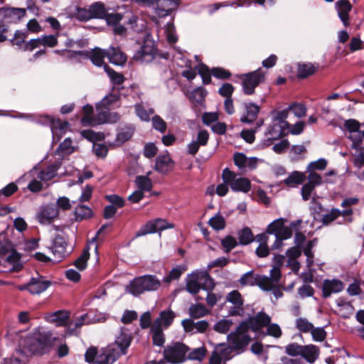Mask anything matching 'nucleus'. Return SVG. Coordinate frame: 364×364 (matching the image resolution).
<instances>
[{"instance_id": "1", "label": "nucleus", "mask_w": 364, "mask_h": 364, "mask_svg": "<svg viewBox=\"0 0 364 364\" xmlns=\"http://www.w3.org/2000/svg\"><path fill=\"white\" fill-rule=\"evenodd\" d=\"M132 338L128 329L121 328L114 343L102 348L90 347L85 352V360L91 364H112L119 356L125 355Z\"/></svg>"}, {"instance_id": "2", "label": "nucleus", "mask_w": 364, "mask_h": 364, "mask_svg": "<svg viewBox=\"0 0 364 364\" xmlns=\"http://www.w3.org/2000/svg\"><path fill=\"white\" fill-rule=\"evenodd\" d=\"M214 287V280L207 270H196L186 279V289L191 294H198L200 289L212 291Z\"/></svg>"}, {"instance_id": "3", "label": "nucleus", "mask_w": 364, "mask_h": 364, "mask_svg": "<svg viewBox=\"0 0 364 364\" xmlns=\"http://www.w3.org/2000/svg\"><path fill=\"white\" fill-rule=\"evenodd\" d=\"M161 281L156 275L145 274L137 277L130 281L127 291L134 296H138L146 291H156L161 287Z\"/></svg>"}, {"instance_id": "4", "label": "nucleus", "mask_w": 364, "mask_h": 364, "mask_svg": "<svg viewBox=\"0 0 364 364\" xmlns=\"http://www.w3.org/2000/svg\"><path fill=\"white\" fill-rule=\"evenodd\" d=\"M252 331V327L246 321H242L237 327L235 331L231 332L228 336L229 343L240 354L245 351L246 347L250 343L252 338L250 331Z\"/></svg>"}, {"instance_id": "5", "label": "nucleus", "mask_w": 364, "mask_h": 364, "mask_svg": "<svg viewBox=\"0 0 364 364\" xmlns=\"http://www.w3.org/2000/svg\"><path fill=\"white\" fill-rule=\"evenodd\" d=\"M84 113L81 119V124L86 126H96L104 123L115 122L119 119V116L117 113H109L107 111L97 110V114L93 115V107L90 105H86L83 107Z\"/></svg>"}, {"instance_id": "6", "label": "nucleus", "mask_w": 364, "mask_h": 364, "mask_svg": "<svg viewBox=\"0 0 364 364\" xmlns=\"http://www.w3.org/2000/svg\"><path fill=\"white\" fill-rule=\"evenodd\" d=\"M190 348L181 342L166 346L163 352L165 360L171 364H181L187 360L186 355Z\"/></svg>"}, {"instance_id": "7", "label": "nucleus", "mask_w": 364, "mask_h": 364, "mask_svg": "<svg viewBox=\"0 0 364 364\" xmlns=\"http://www.w3.org/2000/svg\"><path fill=\"white\" fill-rule=\"evenodd\" d=\"M222 178L223 182L228 184L235 192L247 193L251 189V183L248 178L237 177V175L228 168L223 171Z\"/></svg>"}, {"instance_id": "8", "label": "nucleus", "mask_w": 364, "mask_h": 364, "mask_svg": "<svg viewBox=\"0 0 364 364\" xmlns=\"http://www.w3.org/2000/svg\"><path fill=\"white\" fill-rule=\"evenodd\" d=\"M239 77L242 80L243 92L250 95L255 92V87L264 81V73L259 68L255 71L242 74Z\"/></svg>"}, {"instance_id": "9", "label": "nucleus", "mask_w": 364, "mask_h": 364, "mask_svg": "<svg viewBox=\"0 0 364 364\" xmlns=\"http://www.w3.org/2000/svg\"><path fill=\"white\" fill-rule=\"evenodd\" d=\"M175 225L172 223L168 222L164 218H155L150 220L146 223L141 227V228L136 232V237L144 236L148 234L155 233L156 232H161L167 229L174 228Z\"/></svg>"}, {"instance_id": "10", "label": "nucleus", "mask_w": 364, "mask_h": 364, "mask_svg": "<svg viewBox=\"0 0 364 364\" xmlns=\"http://www.w3.org/2000/svg\"><path fill=\"white\" fill-rule=\"evenodd\" d=\"M156 54V46L154 41L146 38L144 43L136 51L133 58L136 61L149 63L154 60Z\"/></svg>"}, {"instance_id": "11", "label": "nucleus", "mask_w": 364, "mask_h": 364, "mask_svg": "<svg viewBox=\"0 0 364 364\" xmlns=\"http://www.w3.org/2000/svg\"><path fill=\"white\" fill-rule=\"evenodd\" d=\"M26 9L4 6L0 8V23L2 24L16 23L26 16Z\"/></svg>"}, {"instance_id": "12", "label": "nucleus", "mask_w": 364, "mask_h": 364, "mask_svg": "<svg viewBox=\"0 0 364 364\" xmlns=\"http://www.w3.org/2000/svg\"><path fill=\"white\" fill-rule=\"evenodd\" d=\"M289 133V129H286L272 122V124L267 127L264 133V138L262 141V146L263 147H268L271 146L274 141L287 136Z\"/></svg>"}, {"instance_id": "13", "label": "nucleus", "mask_w": 364, "mask_h": 364, "mask_svg": "<svg viewBox=\"0 0 364 364\" xmlns=\"http://www.w3.org/2000/svg\"><path fill=\"white\" fill-rule=\"evenodd\" d=\"M235 349L232 345L225 343L215 346L210 358V364H220L222 361H226L233 357Z\"/></svg>"}, {"instance_id": "14", "label": "nucleus", "mask_w": 364, "mask_h": 364, "mask_svg": "<svg viewBox=\"0 0 364 364\" xmlns=\"http://www.w3.org/2000/svg\"><path fill=\"white\" fill-rule=\"evenodd\" d=\"M268 276L255 274L252 270L249 271L242 275L239 279V283L242 287H253L257 286L261 289H267L264 287L268 284L270 282L269 279H267Z\"/></svg>"}, {"instance_id": "15", "label": "nucleus", "mask_w": 364, "mask_h": 364, "mask_svg": "<svg viewBox=\"0 0 364 364\" xmlns=\"http://www.w3.org/2000/svg\"><path fill=\"white\" fill-rule=\"evenodd\" d=\"M281 269L278 267H274L270 270V275L267 277V279H270L269 284L264 287L267 289H262L265 291H272L276 299H278L283 296V293L280 289V279H281Z\"/></svg>"}, {"instance_id": "16", "label": "nucleus", "mask_w": 364, "mask_h": 364, "mask_svg": "<svg viewBox=\"0 0 364 364\" xmlns=\"http://www.w3.org/2000/svg\"><path fill=\"white\" fill-rule=\"evenodd\" d=\"M117 88H112L111 92L106 95L103 99L96 105V109L103 112L107 111L109 112V110L114 107V105L117 103L121 96L126 97L129 94L125 92L119 91L117 92L116 90Z\"/></svg>"}, {"instance_id": "17", "label": "nucleus", "mask_w": 364, "mask_h": 364, "mask_svg": "<svg viewBox=\"0 0 364 364\" xmlns=\"http://www.w3.org/2000/svg\"><path fill=\"white\" fill-rule=\"evenodd\" d=\"M58 208L55 204H47L39 208L37 219L41 225H49L58 216Z\"/></svg>"}, {"instance_id": "18", "label": "nucleus", "mask_w": 364, "mask_h": 364, "mask_svg": "<svg viewBox=\"0 0 364 364\" xmlns=\"http://www.w3.org/2000/svg\"><path fill=\"white\" fill-rule=\"evenodd\" d=\"M46 122L50 126L53 139L59 141L62 136L68 130L70 124L67 121H61L53 117L46 116Z\"/></svg>"}, {"instance_id": "19", "label": "nucleus", "mask_w": 364, "mask_h": 364, "mask_svg": "<svg viewBox=\"0 0 364 364\" xmlns=\"http://www.w3.org/2000/svg\"><path fill=\"white\" fill-rule=\"evenodd\" d=\"M50 285V282L43 277L31 278L27 284L19 287L21 290H28L32 294H39L45 291Z\"/></svg>"}, {"instance_id": "20", "label": "nucleus", "mask_w": 364, "mask_h": 364, "mask_svg": "<svg viewBox=\"0 0 364 364\" xmlns=\"http://www.w3.org/2000/svg\"><path fill=\"white\" fill-rule=\"evenodd\" d=\"M68 242L65 239L60 235H56L52 242V245L50 247L52 253L55 257L60 261L66 255L69 254L67 250Z\"/></svg>"}, {"instance_id": "21", "label": "nucleus", "mask_w": 364, "mask_h": 364, "mask_svg": "<svg viewBox=\"0 0 364 364\" xmlns=\"http://www.w3.org/2000/svg\"><path fill=\"white\" fill-rule=\"evenodd\" d=\"M180 0H158L154 14L159 18H163L171 14L177 7Z\"/></svg>"}, {"instance_id": "22", "label": "nucleus", "mask_w": 364, "mask_h": 364, "mask_svg": "<svg viewBox=\"0 0 364 364\" xmlns=\"http://www.w3.org/2000/svg\"><path fill=\"white\" fill-rule=\"evenodd\" d=\"M181 325L186 333L191 334L203 333L206 331L209 323L205 320L193 321L191 318H186L182 321Z\"/></svg>"}, {"instance_id": "23", "label": "nucleus", "mask_w": 364, "mask_h": 364, "mask_svg": "<svg viewBox=\"0 0 364 364\" xmlns=\"http://www.w3.org/2000/svg\"><path fill=\"white\" fill-rule=\"evenodd\" d=\"M243 107L244 112L240 117V122L245 124L252 123L257 118L259 107L253 102H245Z\"/></svg>"}, {"instance_id": "24", "label": "nucleus", "mask_w": 364, "mask_h": 364, "mask_svg": "<svg viewBox=\"0 0 364 364\" xmlns=\"http://www.w3.org/2000/svg\"><path fill=\"white\" fill-rule=\"evenodd\" d=\"M335 8L340 20L345 27H348L349 22V13L352 9V5L348 0H338L335 3Z\"/></svg>"}, {"instance_id": "25", "label": "nucleus", "mask_w": 364, "mask_h": 364, "mask_svg": "<svg viewBox=\"0 0 364 364\" xmlns=\"http://www.w3.org/2000/svg\"><path fill=\"white\" fill-rule=\"evenodd\" d=\"M344 289L343 283L337 279H325L322 287V294L324 298L329 297L332 294L341 292Z\"/></svg>"}, {"instance_id": "26", "label": "nucleus", "mask_w": 364, "mask_h": 364, "mask_svg": "<svg viewBox=\"0 0 364 364\" xmlns=\"http://www.w3.org/2000/svg\"><path fill=\"white\" fill-rule=\"evenodd\" d=\"M245 321L252 327V331L255 333L262 327H267L271 323L270 316L264 312H259L255 316L250 317Z\"/></svg>"}, {"instance_id": "27", "label": "nucleus", "mask_w": 364, "mask_h": 364, "mask_svg": "<svg viewBox=\"0 0 364 364\" xmlns=\"http://www.w3.org/2000/svg\"><path fill=\"white\" fill-rule=\"evenodd\" d=\"M105 70L107 73L113 83L112 88H117L116 90L117 91V92L122 91L129 94V90H132V86L127 88L124 86H122V84L124 81V77L122 74L116 73L115 71L109 68L107 65H105Z\"/></svg>"}, {"instance_id": "28", "label": "nucleus", "mask_w": 364, "mask_h": 364, "mask_svg": "<svg viewBox=\"0 0 364 364\" xmlns=\"http://www.w3.org/2000/svg\"><path fill=\"white\" fill-rule=\"evenodd\" d=\"M3 266L6 269V271L9 272L20 271L23 267L20 255L16 250H12L4 261ZM4 271L6 272V270Z\"/></svg>"}, {"instance_id": "29", "label": "nucleus", "mask_w": 364, "mask_h": 364, "mask_svg": "<svg viewBox=\"0 0 364 364\" xmlns=\"http://www.w3.org/2000/svg\"><path fill=\"white\" fill-rule=\"evenodd\" d=\"M70 318V312L66 310H59L49 314L46 316L48 323H53L56 326H65Z\"/></svg>"}, {"instance_id": "30", "label": "nucleus", "mask_w": 364, "mask_h": 364, "mask_svg": "<svg viewBox=\"0 0 364 364\" xmlns=\"http://www.w3.org/2000/svg\"><path fill=\"white\" fill-rule=\"evenodd\" d=\"M107 50L109 61L116 65H123L127 61V55L119 47L110 46Z\"/></svg>"}, {"instance_id": "31", "label": "nucleus", "mask_w": 364, "mask_h": 364, "mask_svg": "<svg viewBox=\"0 0 364 364\" xmlns=\"http://www.w3.org/2000/svg\"><path fill=\"white\" fill-rule=\"evenodd\" d=\"M106 320L105 316H102L101 314H95L93 316L91 313H87L81 315L77 317L75 321V326H79L80 328L83 325H88L95 323L103 322Z\"/></svg>"}, {"instance_id": "32", "label": "nucleus", "mask_w": 364, "mask_h": 364, "mask_svg": "<svg viewBox=\"0 0 364 364\" xmlns=\"http://www.w3.org/2000/svg\"><path fill=\"white\" fill-rule=\"evenodd\" d=\"M174 317L175 314L171 309L162 311L159 317L154 321L152 325L161 328L163 326L166 328L168 327L173 323Z\"/></svg>"}, {"instance_id": "33", "label": "nucleus", "mask_w": 364, "mask_h": 364, "mask_svg": "<svg viewBox=\"0 0 364 364\" xmlns=\"http://www.w3.org/2000/svg\"><path fill=\"white\" fill-rule=\"evenodd\" d=\"M61 166V162L58 161L49 165L44 170L39 172L38 177L42 181H48L53 179L56 175L57 171Z\"/></svg>"}, {"instance_id": "34", "label": "nucleus", "mask_w": 364, "mask_h": 364, "mask_svg": "<svg viewBox=\"0 0 364 364\" xmlns=\"http://www.w3.org/2000/svg\"><path fill=\"white\" fill-rule=\"evenodd\" d=\"M172 160L168 154L159 156L156 159L155 170L162 174H166L170 169Z\"/></svg>"}, {"instance_id": "35", "label": "nucleus", "mask_w": 364, "mask_h": 364, "mask_svg": "<svg viewBox=\"0 0 364 364\" xmlns=\"http://www.w3.org/2000/svg\"><path fill=\"white\" fill-rule=\"evenodd\" d=\"M319 349L314 345L303 346L301 358H304L309 363H314L318 358Z\"/></svg>"}, {"instance_id": "36", "label": "nucleus", "mask_w": 364, "mask_h": 364, "mask_svg": "<svg viewBox=\"0 0 364 364\" xmlns=\"http://www.w3.org/2000/svg\"><path fill=\"white\" fill-rule=\"evenodd\" d=\"M135 128L132 124H125L121 126L117 133V141L123 143L131 139Z\"/></svg>"}, {"instance_id": "37", "label": "nucleus", "mask_w": 364, "mask_h": 364, "mask_svg": "<svg viewBox=\"0 0 364 364\" xmlns=\"http://www.w3.org/2000/svg\"><path fill=\"white\" fill-rule=\"evenodd\" d=\"M305 179L304 173L295 171L284 180V183L288 187L294 188L298 185L302 184Z\"/></svg>"}, {"instance_id": "38", "label": "nucleus", "mask_w": 364, "mask_h": 364, "mask_svg": "<svg viewBox=\"0 0 364 364\" xmlns=\"http://www.w3.org/2000/svg\"><path fill=\"white\" fill-rule=\"evenodd\" d=\"M27 38V33L18 30L15 32L14 36L11 39V43L13 46H16L18 49L23 51H26V46H27V41H25Z\"/></svg>"}, {"instance_id": "39", "label": "nucleus", "mask_w": 364, "mask_h": 364, "mask_svg": "<svg viewBox=\"0 0 364 364\" xmlns=\"http://www.w3.org/2000/svg\"><path fill=\"white\" fill-rule=\"evenodd\" d=\"M237 238L239 240L238 243L240 245H247L252 243L255 240L253 233L248 227H245L238 231Z\"/></svg>"}, {"instance_id": "40", "label": "nucleus", "mask_w": 364, "mask_h": 364, "mask_svg": "<svg viewBox=\"0 0 364 364\" xmlns=\"http://www.w3.org/2000/svg\"><path fill=\"white\" fill-rule=\"evenodd\" d=\"M188 314L193 318H199L209 314V310L202 304H191L188 309Z\"/></svg>"}, {"instance_id": "41", "label": "nucleus", "mask_w": 364, "mask_h": 364, "mask_svg": "<svg viewBox=\"0 0 364 364\" xmlns=\"http://www.w3.org/2000/svg\"><path fill=\"white\" fill-rule=\"evenodd\" d=\"M150 331L152 333L153 344L159 347L164 346L165 336L162 328L151 325Z\"/></svg>"}, {"instance_id": "42", "label": "nucleus", "mask_w": 364, "mask_h": 364, "mask_svg": "<svg viewBox=\"0 0 364 364\" xmlns=\"http://www.w3.org/2000/svg\"><path fill=\"white\" fill-rule=\"evenodd\" d=\"M288 108L281 111L276 112H274L272 117V122L277 124L281 125L282 127L286 129H289V123L287 121H286L288 117Z\"/></svg>"}, {"instance_id": "43", "label": "nucleus", "mask_w": 364, "mask_h": 364, "mask_svg": "<svg viewBox=\"0 0 364 364\" xmlns=\"http://www.w3.org/2000/svg\"><path fill=\"white\" fill-rule=\"evenodd\" d=\"M93 215L92 210L85 205H78L75 210L76 220H82L90 218Z\"/></svg>"}, {"instance_id": "44", "label": "nucleus", "mask_w": 364, "mask_h": 364, "mask_svg": "<svg viewBox=\"0 0 364 364\" xmlns=\"http://www.w3.org/2000/svg\"><path fill=\"white\" fill-rule=\"evenodd\" d=\"M107 57V50L100 48H95L90 53V58L94 65L98 67L102 66L104 63V58Z\"/></svg>"}, {"instance_id": "45", "label": "nucleus", "mask_w": 364, "mask_h": 364, "mask_svg": "<svg viewBox=\"0 0 364 364\" xmlns=\"http://www.w3.org/2000/svg\"><path fill=\"white\" fill-rule=\"evenodd\" d=\"M207 354V350L204 346L189 350L186 355L187 360L202 361Z\"/></svg>"}, {"instance_id": "46", "label": "nucleus", "mask_w": 364, "mask_h": 364, "mask_svg": "<svg viewBox=\"0 0 364 364\" xmlns=\"http://www.w3.org/2000/svg\"><path fill=\"white\" fill-rule=\"evenodd\" d=\"M89 8L93 18H104L106 16L107 10L103 3H94Z\"/></svg>"}, {"instance_id": "47", "label": "nucleus", "mask_w": 364, "mask_h": 364, "mask_svg": "<svg viewBox=\"0 0 364 364\" xmlns=\"http://www.w3.org/2000/svg\"><path fill=\"white\" fill-rule=\"evenodd\" d=\"M175 53L173 54V58L176 62L177 65L182 68H190L191 61L186 58L182 50L179 48L173 47Z\"/></svg>"}, {"instance_id": "48", "label": "nucleus", "mask_w": 364, "mask_h": 364, "mask_svg": "<svg viewBox=\"0 0 364 364\" xmlns=\"http://www.w3.org/2000/svg\"><path fill=\"white\" fill-rule=\"evenodd\" d=\"M135 183L138 190L144 191H149L152 188V183L148 176H138L136 177Z\"/></svg>"}, {"instance_id": "49", "label": "nucleus", "mask_w": 364, "mask_h": 364, "mask_svg": "<svg viewBox=\"0 0 364 364\" xmlns=\"http://www.w3.org/2000/svg\"><path fill=\"white\" fill-rule=\"evenodd\" d=\"M90 247L87 246L82 251V254L79 257L76 259L74 262V265L80 271L84 270L87 267V262L88 259L90 258Z\"/></svg>"}, {"instance_id": "50", "label": "nucleus", "mask_w": 364, "mask_h": 364, "mask_svg": "<svg viewBox=\"0 0 364 364\" xmlns=\"http://www.w3.org/2000/svg\"><path fill=\"white\" fill-rule=\"evenodd\" d=\"M206 92L204 89L198 87L194 89L188 95V99L191 102H196L200 105L205 100Z\"/></svg>"}, {"instance_id": "51", "label": "nucleus", "mask_w": 364, "mask_h": 364, "mask_svg": "<svg viewBox=\"0 0 364 364\" xmlns=\"http://www.w3.org/2000/svg\"><path fill=\"white\" fill-rule=\"evenodd\" d=\"M316 68L311 63H304L299 65L297 75L299 78H306L313 75Z\"/></svg>"}, {"instance_id": "52", "label": "nucleus", "mask_w": 364, "mask_h": 364, "mask_svg": "<svg viewBox=\"0 0 364 364\" xmlns=\"http://www.w3.org/2000/svg\"><path fill=\"white\" fill-rule=\"evenodd\" d=\"M164 33L167 39V41L170 45H173L178 41V37L176 34V30L174 25L172 22H168L165 26Z\"/></svg>"}, {"instance_id": "53", "label": "nucleus", "mask_w": 364, "mask_h": 364, "mask_svg": "<svg viewBox=\"0 0 364 364\" xmlns=\"http://www.w3.org/2000/svg\"><path fill=\"white\" fill-rule=\"evenodd\" d=\"M285 220L282 218L274 220L267 228V233L274 235L275 237L284 225Z\"/></svg>"}, {"instance_id": "54", "label": "nucleus", "mask_w": 364, "mask_h": 364, "mask_svg": "<svg viewBox=\"0 0 364 364\" xmlns=\"http://www.w3.org/2000/svg\"><path fill=\"white\" fill-rule=\"evenodd\" d=\"M296 328L302 333H309L314 328L313 323L305 318H298L295 321Z\"/></svg>"}, {"instance_id": "55", "label": "nucleus", "mask_w": 364, "mask_h": 364, "mask_svg": "<svg viewBox=\"0 0 364 364\" xmlns=\"http://www.w3.org/2000/svg\"><path fill=\"white\" fill-rule=\"evenodd\" d=\"M232 325V321L229 319H221L215 323L214 330L220 333H226L229 331Z\"/></svg>"}, {"instance_id": "56", "label": "nucleus", "mask_w": 364, "mask_h": 364, "mask_svg": "<svg viewBox=\"0 0 364 364\" xmlns=\"http://www.w3.org/2000/svg\"><path fill=\"white\" fill-rule=\"evenodd\" d=\"M355 151L353 154V164L358 168H361L364 166V146L353 149Z\"/></svg>"}, {"instance_id": "57", "label": "nucleus", "mask_w": 364, "mask_h": 364, "mask_svg": "<svg viewBox=\"0 0 364 364\" xmlns=\"http://www.w3.org/2000/svg\"><path fill=\"white\" fill-rule=\"evenodd\" d=\"M152 127L161 133H164L167 129L166 122L159 116L154 115L151 118Z\"/></svg>"}, {"instance_id": "58", "label": "nucleus", "mask_w": 364, "mask_h": 364, "mask_svg": "<svg viewBox=\"0 0 364 364\" xmlns=\"http://www.w3.org/2000/svg\"><path fill=\"white\" fill-rule=\"evenodd\" d=\"M186 269L185 266L178 265L172 269L169 274L164 277V280L166 282H170L172 280L178 279Z\"/></svg>"}, {"instance_id": "59", "label": "nucleus", "mask_w": 364, "mask_h": 364, "mask_svg": "<svg viewBox=\"0 0 364 364\" xmlns=\"http://www.w3.org/2000/svg\"><path fill=\"white\" fill-rule=\"evenodd\" d=\"M199 75L201 76L203 82L205 85H208L211 82V73H210V70L208 68L203 64L200 63L197 67Z\"/></svg>"}, {"instance_id": "60", "label": "nucleus", "mask_w": 364, "mask_h": 364, "mask_svg": "<svg viewBox=\"0 0 364 364\" xmlns=\"http://www.w3.org/2000/svg\"><path fill=\"white\" fill-rule=\"evenodd\" d=\"M209 225L216 230H223L225 226V221L223 216L218 214L209 220Z\"/></svg>"}, {"instance_id": "61", "label": "nucleus", "mask_w": 364, "mask_h": 364, "mask_svg": "<svg viewBox=\"0 0 364 364\" xmlns=\"http://www.w3.org/2000/svg\"><path fill=\"white\" fill-rule=\"evenodd\" d=\"M288 109L289 111H291L294 114L299 118L304 117L306 112V108L305 105L296 102L291 104L288 107Z\"/></svg>"}, {"instance_id": "62", "label": "nucleus", "mask_w": 364, "mask_h": 364, "mask_svg": "<svg viewBox=\"0 0 364 364\" xmlns=\"http://www.w3.org/2000/svg\"><path fill=\"white\" fill-rule=\"evenodd\" d=\"M41 41L42 46L53 48L58 44V35L41 36Z\"/></svg>"}, {"instance_id": "63", "label": "nucleus", "mask_w": 364, "mask_h": 364, "mask_svg": "<svg viewBox=\"0 0 364 364\" xmlns=\"http://www.w3.org/2000/svg\"><path fill=\"white\" fill-rule=\"evenodd\" d=\"M226 301L233 305H243V299L237 290H233L228 294Z\"/></svg>"}, {"instance_id": "64", "label": "nucleus", "mask_w": 364, "mask_h": 364, "mask_svg": "<svg viewBox=\"0 0 364 364\" xmlns=\"http://www.w3.org/2000/svg\"><path fill=\"white\" fill-rule=\"evenodd\" d=\"M123 15L122 14L117 12L112 13H106V16H105L104 19H105L108 25L115 26L119 24V22L122 20Z\"/></svg>"}]
</instances>
